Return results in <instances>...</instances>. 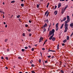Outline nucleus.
Wrapping results in <instances>:
<instances>
[{
    "label": "nucleus",
    "mask_w": 73,
    "mask_h": 73,
    "mask_svg": "<svg viewBox=\"0 0 73 73\" xmlns=\"http://www.w3.org/2000/svg\"><path fill=\"white\" fill-rule=\"evenodd\" d=\"M54 29H53L52 31H50L49 33V34L48 36V37H50L49 38V40H51L52 39V38L54 36ZM51 35H52L51 36Z\"/></svg>",
    "instance_id": "obj_1"
},
{
    "label": "nucleus",
    "mask_w": 73,
    "mask_h": 73,
    "mask_svg": "<svg viewBox=\"0 0 73 73\" xmlns=\"http://www.w3.org/2000/svg\"><path fill=\"white\" fill-rule=\"evenodd\" d=\"M66 39L67 40H69V37L68 36H67Z\"/></svg>",
    "instance_id": "obj_15"
},
{
    "label": "nucleus",
    "mask_w": 73,
    "mask_h": 73,
    "mask_svg": "<svg viewBox=\"0 0 73 73\" xmlns=\"http://www.w3.org/2000/svg\"><path fill=\"white\" fill-rule=\"evenodd\" d=\"M65 42H66V39H65L63 41V42H64V43H65Z\"/></svg>",
    "instance_id": "obj_18"
},
{
    "label": "nucleus",
    "mask_w": 73,
    "mask_h": 73,
    "mask_svg": "<svg viewBox=\"0 0 73 73\" xmlns=\"http://www.w3.org/2000/svg\"><path fill=\"white\" fill-rule=\"evenodd\" d=\"M33 61L32 60H31V61L30 62V64H32V62H33Z\"/></svg>",
    "instance_id": "obj_28"
},
{
    "label": "nucleus",
    "mask_w": 73,
    "mask_h": 73,
    "mask_svg": "<svg viewBox=\"0 0 73 73\" xmlns=\"http://www.w3.org/2000/svg\"><path fill=\"white\" fill-rule=\"evenodd\" d=\"M48 15H49V13H48L46 15V17H48Z\"/></svg>",
    "instance_id": "obj_37"
},
{
    "label": "nucleus",
    "mask_w": 73,
    "mask_h": 73,
    "mask_svg": "<svg viewBox=\"0 0 73 73\" xmlns=\"http://www.w3.org/2000/svg\"><path fill=\"white\" fill-rule=\"evenodd\" d=\"M62 46H64V45H65V44H64V43H62Z\"/></svg>",
    "instance_id": "obj_47"
},
{
    "label": "nucleus",
    "mask_w": 73,
    "mask_h": 73,
    "mask_svg": "<svg viewBox=\"0 0 73 73\" xmlns=\"http://www.w3.org/2000/svg\"><path fill=\"white\" fill-rule=\"evenodd\" d=\"M70 21H69V20H67V21H65L64 23L65 24H67V23H68Z\"/></svg>",
    "instance_id": "obj_6"
},
{
    "label": "nucleus",
    "mask_w": 73,
    "mask_h": 73,
    "mask_svg": "<svg viewBox=\"0 0 73 73\" xmlns=\"http://www.w3.org/2000/svg\"><path fill=\"white\" fill-rule=\"evenodd\" d=\"M5 27L6 28H7V25H6L5 26Z\"/></svg>",
    "instance_id": "obj_58"
},
{
    "label": "nucleus",
    "mask_w": 73,
    "mask_h": 73,
    "mask_svg": "<svg viewBox=\"0 0 73 73\" xmlns=\"http://www.w3.org/2000/svg\"><path fill=\"white\" fill-rule=\"evenodd\" d=\"M47 26V23H45V24L44 25L43 27V28H45V27H46Z\"/></svg>",
    "instance_id": "obj_11"
},
{
    "label": "nucleus",
    "mask_w": 73,
    "mask_h": 73,
    "mask_svg": "<svg viewBox=\"0 0 73 73\" xmlns=\"http://www.w3.org/2000/svg\"><path fill=\"white\" fill-rule=\"evenodd\" d=\"M5 17H4V15L3 14V18H4Z\"/></svg>",
    "instance_id": "obj_63"
},
{
    "label": "nucleus",
    "mask_w": 73,
    "mask_h": 73,
    "mask_svg": "<svg viewBox=\"0 0 73 73\" xmlns=\"http://www.w3.org/2000/svg\"><path fill=\"white\" fill-rule=\"evenodd\" d=\"M25 49H28V47H25Z\"/></svg>",
    "instance_id": "obj_52"
},
{
    "label": "nucleus",
    "mask_w": 73,
    "mask_h": 73,
    "mask_svg": "<svg viewBox=\"0 0 73 73\" xmlns=\"http://www.w3.org/2000/svg\"><path fill=\"white\" fill-rule=\"evenodd\" d=\"M48 11H46L45 12V15H46V14H47V13H48Z\"/></svg>",
    "instance_id": "obj_17"
},
{
    "label": "nucleus",
    "mask_w": 73,
    "mask_h": 73,
    "mask_svg": "<svg viewBox=\"0 0 73 73\" xmlns=\"http://www.w3.org/2000/svg\"><path fill=\"white\" fill-rule=\"evenodd\" d=\"M47 41H48V39H46V40H45V41H44V42H47Z\"/></svg>",
    "instance_id": "obj_50"
},
{
    "label": "nucleus",
    "mask_w": 73,
    "mask_h": 73,
    "mask_svg": "<svg viewBox=\"0 0 73 73\" xmlns=\"http://www.w3.org/2000/svg\"><path fill=\"white\" fill-rule=\"evenodd\" d=\"M44 62L45 63H48V61H45Z\"/></svg>",
    "instance_id": "obj_51"
},
{
    "label": "nucleus",
    "mask_w": 73,
    "mask_h": 73,
    "mask_svg": "<svg viewBox=\"0 0 73 73\" xmlns=\"http://www.w3.org/2000/svg\"><path fill=\"white\" fill-rule=\"evenodd\" d=\"M29 23H31V20H29Z\"/></svg>",
    "instance_id": "obj_56"
},
{
    "label": "nucleus",
    "mask_w": 73,
    "mask_h": 73,
    "mask_svg": "<svg viewBox=\"0 0 73 73\" xmlns=\"http://www.w3.org/2000/svg\"><path fill=\"white\" fill-rule=\"evenodd\" d=\"M49 51H50V52H55V51L54 50H49Z\"/></svg>",
    "instance_id": "obj_27"
},
{
    "label": "nucleus",
    "mask_w": 73,
    "mask_h": 73,
    "mask_svg": "<svg viewBox=\"0 0 73 73\" xmlns=\"http://www.w3.org/2000/svg\"><path fill=\"white\" fill-rule=\"evenodd\" d=\"M42 50H45V49L44 48H42Z\"/></svg>",
    "instance_id": "obj_60"
},
{
    "label": "nucleus",
    "mask_w": 73,
    "mask_h": 73,
    "mask_svg": "<svg viewBox=\"0 0 73 73\" xmlns=\"http://www.w3.org/2000/svg\"><path fill=\"white\" fill-rule=\"evenodd\" d=\"M67 8H68V6H66L65 7L64 9H66Z\"/></svg>",
    "instance_id": "obj_34"
},
{
    "label": "nucleus",
    "mask_w": 73,
    "mask_h": 73,
    "mask_svg": "<svg viewBox=\"0 0 73 73\" xmlns=\"http://www.w3.org/2000/svg\"><path fill=\"white\" fill-rule=\"evenodd\" d=\"M28 31H29V32H31V29H28Z\"/></svg>",
    "instance_id": "obj_35"
},
{
    "label": "nucleus",
    "mask_w": 73,
    "mask_h": 73,
    "mask_svg": "<svg viewBox=\"0 0 73 73\" xmlns=\"http://www.w3.org/2000/svg\"><path fill=\"white\" fill-rule=\"evenodd\" d=\"M31 66H32V67H34V66H35L34 65V64H33L31 65Z\"/></svg>",
    "instance_id": "obj_39"
},
{
    "label": "nucleus",
    "mask_w": 73,
    "mask_h": 73,
    "mask_svg": "<svg viewBox=\"0 0 73 73\" xmlns=\"http://www.w3.org/2000/svg\"><path fill=\"white\" fill-rule=\"evenodd\" d=\"M65 30L64 31V33H66V32H67V31L68 30V27H65Z\"/></svg>",
    "instance_id": "obj_2"
},
{
    "label": "nucleus",
    "mask_w": 73,
    "mask_h": 73,
    "mask_svg": "<svg viewBox=\"0 0 73 73\" xmlns=\"http://www.w3.org/2000/svg\"><path fill=\"white\" fill-rule=\"evenodd\" d=\"M32 36V34H29V36Z\"/></svg>",
    "instance_id": "obj_53"
},
{
    "label": "nucleus",
    "mask_w": 73,
    "mask_h": 73,
    "mask_svg": "<svg viewBox=\"0 0 73 73\" xmlns=\"http://www.w3.org/2000/svg\"><path fill=\"white\" fill-rule=\"evenodd\" d=\"M28 46L29 48H31V46Z\"/></svg>",
    "instance_id": "obj_57"
},
{
    "label": "nucleus",
    "mask_w": 73,
    "mask_h": 73,
    "mask_svg": "<svg viewBox=\"0 0 73 73\" xmlns=\"http://www.w3.org/2000/svg\"><path fill=\"white\" fill-rule=\"evenodd\" d=\"M47 57L48 58H50V57H51V56H50V55L49 56H48Z\"/></svg>",
    "instance_id": "obj_43"
},
{
    "label": "nucleus",
    "mask_w": 73,
    "mask_h": 73,
    "mask_svg": "<svg viewBox=\"0 0 73 73\" xmlns=\"http://www.w3.org/2000/svg\"><path fill=\"white\" fill-rule=\"evenodd\" d=\"M55 39H56V38H55V37H53L52 39V40L53 41H55Z\"/></svg>",
    "instance_id": "obj_12"
},
{
    "label": "nucleus",
    "mask_w": 73,
    "mask_h": 73,
    "mask_svg": "<svg viewBox=\"0 0 73 73\" xmlns=\"http://www.w3.org/2000/svg\"><path fill=\"white\" fill-rule=\"evenodd\" d=\"M25 27H28V25H26Z\"/></svg>",
    "instance_id": "obj_40"
},
{
    "label": "nucleus",
    "mask_w": 73,
    "mask_h": 73,
    "mask_svg": "<svg viewBox=\"0 0 73 73\" xmlns=\"http://www.w3.org/2000/svg\"><path fill=\"white\" fill-rule=\"evenodd\" d=\"M49 3H48L47 4V6H46V7L47 8H48V6H49Z\"/></svg>",
    "instance_id": "obj_23"
},
{
    "label": "nucleus",
    "mask_w": 73,
    "mask_h": 73,
    "mask_svg": "<svg viewBox=\"0 0 73 73\" xmlns=\"http://www.w3.org/2000/svg\"><path fill=\"white\" fill-rule=\"evenodd\" d=\"M61 6V3H59L58 5V8H60Z\"/></svg>",
    "instance_id": "obj_5"
},
{
    "label": "nucleus",
    "mask_w": 73,
    "mask_h": 73,
    "mask_svg": "<svg viewBox=\"0 0 73 73\" xmlns=\"http://www.w3.org/2000/svg\"><path fill=\"white\" fill-rule=\"evenodd\" d=\"M24 4L23 3H22L21 4V7H24Z\"/></svg>",
    "instance_id": "obj_20"
},
{
    "label": "nucleus",
    "mask_w": 73,
    "mask_h": 73,
    "mask_svg": "<svg viewBox=\"0 0 73 73\" xmlns=\"http://www.w3.org/2000/svg\"><path fill=\"white\" fill-rule=\"evenodd\" d=\"M5 68H6V69H8L7 67H6Z\"/></svg>",
    "instance_id": "obj_62"
},
{
    "label": "nucleus",
    "mask_w": 73,
    "mask_h": 73,
    "mask_svg": "<svg viewBox=\"0 0 73 73\" xmlns=\"http://www.w3.org/2000/svg\"><path fill=\"white\" fill-rule=\"evenodd\" d=\"M67 20L70 21V19H69V16L68 15L67 16Z\"/></svg>",
    "instance_id": "obj_8"
},
{
    "label": "nucleus",
    "mask_w": 73,
    "mask_h": 73,
    "mask_svg": "<svg viewBox=\"0 0 73 73\" xmlns=\"http://www.w3.org/2000/svg\"><path fill=\"white\" fill-rule=\"evenodd\" d=\"M5 58L6 60H8V57H6Z\"/></svg>",
    "instance_id": "obj_38"
},
{
    "label": "nucleus",
    "mask_w": 73,
    "mask_h": 73,
    "mask_svg": "<svg viewBox=\"0 0 73 73\" xmlns=\"http://www.w3.org/2000/svg\"><path fill=\"white\" fill-rule=\"evenodd\" d=\"M57 11H54V14L55 15H57Z\"/></svg>",
    "instance_id": "obj_7"
},
{
    "label": "nucleus",
    "mask_w": 73,
    "mask_h": 73,
    "mask_svg": "<svg viewBox=\"0 0 73 73\" xmlns=\"http://www.w3.org/2000/svg\"><path fill=\"white\" fill-rule=\"evenodd\" d=\"M69 26V25L67 24H64V27H68Z\"/></svg>",
    "instance_id": "obj_9"
},
{
    "label": "nucleus",
    "mask_w": 73,
    "mask_h": 73,
    "mask_svg": "<svg viewBox=\"0 0 73 73\" xmlns=\"http://www.w3.org/2000/svg\"><path fill=\"white\" fill-rule=\"evenodd\" d=\"M64 12H65L64 11H63V10H62V13H64Z\"/></svg>",
    "instance_id": "obj_42"
},
{
    "label": "nucleus",
    "mask_w": 73,
    "mask_h": 73,
    "mask_svg": "<svg viewBox=\"0 0 73 73\" xmlns=\"http://www.w3.org/2000/svg\"><path fill=\"white\" fill-rule=\"evenodd\" d=\"M66 17H64L63 20L64 21H65V20H66Z\"/></svg>",
    "instance_id": "obj_19"
},
{
    "label": "nucleus",
    "mask_w": 73,
    "mask_h": 73,
    "mask_svg": "<svg viewBox=\"0 0 73 73\" xmlns=\"http://www.w3.org/2000/svg\"><path fill=\"white\" fill-rule=\"evenodd\" d=\"M50 31V28H48V31Z\"/></svg>",
    "instance_id": "obj_55"
},
{
    "label": "nucleus",
    "mask_w": 73,
    "mask_h": 73,
    "mask_svg": "<svg viewBox=\"0 0 73 73\" xmlns=\"http://www.w3.org/2000/svg\"><path fill=\"white\" fill-rule=\"evenodd\" d=\"M64 24H62V26H61V27H60V29H62V28H63V26H64Z\"/></svg>",
    "instance_id": "obj_14"
},
{
    "label": "nucleus",
    "mask_w": 73,
    "mask_h": 73,
    "mask_svg": "<svg viewBox=\"0 0 73 73\" xmlns=\"http://www.w3.org/2000/svg\"><path fill=\"white\" fill-rule=\"evenodd\" d=\"M3 11L0 10V13H3Z\"/></svg>",
    "instance_id": "obj_24"
},
{
    "label": "nucleus",
    "mask_w": 73,
    "mask_h": 73,
    "mask_svg": "<svg viewBox=\"0 0 73 73\" xmlns=\"http://www.w3.org/2000/svg\"><path fill=\"white\" fill-rule=\"evenodd\" d=\"M31 72L32 73H35V71H31Z\"/></svg>",
    "instance_id": "obj_31"
},
{
    "label": "nucleus",
    "mask_w": 73,
    "mask_h": 73,
    "mask_svg": "<svg viewBox=\"0 0 73 73\" xmlns=\"http://www.w3.org/2000/svg\"><path fill=\"white\" fill-rule=\"evenodd\" d=\"M59 44H58L57 46V50H58V49H59Z\"/></svg>",
    "instance_id": "obj_21"
},
{
    "label": "nucleus",
    "mask_w": 73,
    "mask_h": 73,
    "mask_svg": "<svg viewBox=\"0 0 73 73\" xmlns=\"http://www.w3.org/2000/svg\"><path fill=\"white\" fill-rule=\"evenodd\" d=\"M3 5H4V4H5V3H4V2H3Z\"/></svg>",
    "instance_id": "obj_64"
},
{
    "label": "nucleus",
    "mask_w": 73,
    "mask_h": 73,
    "mask_svg": "<svg viewBox=\"0 0 73 73\" xmlns=\"http://www.w3.org/2000/svg\"><path fill=\"white\" fill-rule=\"evenodd\" d=\"M42 37H40V38L39 41V42H41L42 41V40H43V38H41Z\"/></svg>",
    "instance_id": "obj_3"
},
{
    "label": "nucleus",
    "mask_w": 73,
    "mask_h": 73,
    "mask_svg": "<svg viewBox=\"0 0 73 73\" xmlns=\"http://www.w3.org/2000/svg\"><path fill=\"white\" fill-rule=\"evenodd\" d=\"M15 1H13L11 2V3H15Z\"/></svg>",
    "instance_id": "obj_26"
},
{
    "label": "nucleus",
    "mask_w": 73,
    "mask_h": 73,
    "mask_svg": "<svg viewBox=\"0 0 73 73\" xmlns=\"http://www.w3.org/2000/svg\"><path fill=\"white\" fill-rule=\"evenodd\" d=\"M65 0H60V1H64Z\"/></svg>",
    "instance_id": "obj_41"
},
{
    "label": "nucleus",
    "mask_w": 73,
    "mask_h": 73,
    "mask_svg": "<svg viewBox=\"0 0 73 73\" xmlns=\"http://www.w3.org/2000/svg\"><path fill=\"white\" fill-rule=\"evenodd\" d=\"M60 72H61V73H64V71L62 70H60Z\"/></svg>",
    "instance_id": "obj_22"
},
{
    "label": "nucleus",
    "mask_w": 73,
    "mask_h": 73,
    "mask_svg": "<svg viewBox=\"0 0 73 73\" xmlns=\"http://www.w3.org/2000/svg\"><path fill=\"white\" fill-rule=\"evenodd\" d=\"M63 21H64V20L63 19V20H61V22H63Z\"/></svg>",
    "instance_id": "obj_59"
},
{
    "label": "nucleus",
    "mask_w": 73,
    "mask_h": 73,
    "mask_svg": "<svg viewBox=\"0 0 73 73\" xmlns=\"http://www.w3.org/2000/svg\"><path fill=\"white\" fill-rule=\"evenodd\" d=\"M34 50H35V49H34V48H32L31 49L32 51H34Z\"/></svg>",
    "instance_id": "obj_32"
},
{
    "label": "nucleus",
    "mask_w": 73,
    "mask_h": 73,
    "mask_svg": "<svg viewBox=\"0 0 73 73\" xmlns=\"http://www.w3.org/2000/svg\"><path fill=\"white\" fill-rule=\"evenodd\" d=\"M44 21L46 23H49V20L48 19H47L46 20H44Z\"/></svg>",
    "instance_id": "obj_10"
},
{
    "label": "nucleus",
    "mask_w": 73,
    "mask_h": 73,
    "mask_svg": "<svg viewBox=\"0 0 73 73\" xmlns=\"http://www.w3.org/2000/svg\"><path fill=\"white\" fill-rule=\"evenodd\" d=\"M18 58H19V59H20V60H21V57H18Z\"/></svg>",
    "instance_id": "obj_33"
},
{
    "label": "nucleus",
    "mask_w": 73,
    "mask_h": 73,
    "mask_svg": "<svg viewBox=\"0 0 73 73\" xmlns=\"http://www.w3.org/2000/svg\"><path fill=\"white\" fill-rule=\"evenodd\" d=\"M72 35H73V31L72 33V34L71 35V36H72Z\"/></svg>",
    "instance_id": "obj_54"
},
{
    "label": "nucleus",
    "mask_w": 73,
    "mask_h": 73,
    "mask_svg": "<svg viewBox=\"0 0 73 73\" xmlns=\"http://www.w3.org/2000/svg\"><path fill=\"white\" fill-rule=\"evenodd\" d=\"M1 59H2V60H3L4 59V58L3 57V56L1 57Z\"/></svg>",
    "instance_id": "obj_49"
},
{
    "label": "nucleus",
    "mask_w": 73,
    "mask_h": 73,
    "mask_svg": "<svg viewBox=\"0 0 73 73\" xmlns=\"http://www.w3.org/2000/svg\"><path fill=\"white\" fill-rule=\"evenodd\" d=\"M21 50L22 52H24V50L23 49H22Z\"/></svg>",
    "instance_id": "obj_44"
},
{
    "label": "nucleus",
    "mask_w": 73,
    "mask_h": 73,
    "mask_svg": "<svg viewBox=\"0 0 73 73\" xmlns=\"http://www.w3.org/2000/svg\"><path fill=\"white\" fill-rule=\"evenodd\" d=\"M37 7L38 8L39 7V5H38V4L37 5Z\"/></svg>",
    "instance_id": "obj_36"
},
{
    "label": "nucleus",
    "mask_w": 73,
    "mask_h": 73,
    "mask_svg": "<svg viewBox=\"0 0 73 73\" xmlns=\"http://www.w3.org/2000/svg\"><path fill=\"white\" fill-rule=\"evenodd\" d=\"M56 28H58V23H57L56 25Z\"/></svg>",
    "instance_id": "obj_13"
},
{
    "label": "nucleus",
    "mask_w": 73,
    "mask_h": 73,
    "mask_svg": "<svg viewBox=\"0 0 73 73\" xmlns=\"http://www.w3.org/2000/svg\"><path fill=\"white\" fill-rule=\"evenodd\" d=\"M20 17V15H18L17 16V18H19V17Z\"/></svg>",
    "instance_id": "obj_30"
},
{
    "label": "nucleus",
    "mask_w": 73,
    "mask_h": 73,
    "mask_svg": "<svg viewBox=\"0 0 73 73\" xmlns=\"http://www.w3.org/2000/svg\"><path fill=\"white\" fill-rule=\"evenodd\" d=\"M23 36H24V37L25 36V33H23Z\"/></svg>",
    "instance_id": "obj_29"
},
{
    "label": "nucleus",
    "mask_w": 73,
    "mask_h": 73,
    "mask_svg": "<svg viewBox=\"0 0 73 73\" xmlns=\"http://www.w3.org/2000/svg\"><path fill=\"white\" fill-rule=\"evenodd\" d=\"M45 31H46V29L45 28L43 29V33H44V32H45Z\"/></svg>",
    "instance_id": "obj_16"
},
{
    "label": "nucleus",
    "mask_w": 73,
    "mask_h": 73,
    "mask_svg": "<svg viewBox=\"0 0 73 73\" xmlns=\"http://www.w3.org/2000/svg\"><path fill=\"white\" fill-rule=\"evenodd\" d=\"M41 59H39V62L40 63V62H41Z\"/></svg>",
    "instance_id": "obj_45"
},
{
    "label": "nucleus",
    "mask_w": 73,
    "mask_h": 73,
    "mask_svg": "<svg viewBox=\"0 0 73 73\" xmlns=\"http://www.w3.org/2000/svg\"><path fill=\"white\" fill-rule=\"evenodd\" d=\"M56 8H57V6L55 5V8H54V9H55Z\"/></svg>",
    "instance_id": "obj_46"
},
{
    "label": "nucleus",
    "mask_w": 73,
    "mask_h": 73,
    "mask_svg": "<svg viewBox=\"0 0 73 73\" xmlns=\"http://www.w3.org/2000/svg\"><path fill=\"white\" fill-rule=\"evenodd\" d=\"M2 13L3 14H3L4 15V14H5V12H4L3 11Z\"/></svg>",
    "instance_id": "obj_61"
},
{
    "label": "nucleus",
    "mask_w": 73,
    "mask_h": 73,
    "mask_svg": "<svg viewBox=\"0 0 73 73\" xmlns=\"http://www.w3.org/2000/svg\"><path fill=\"white\" fill-rule=\"evenodd\" d=\"M8 41V39H5V42H7Z\"/></svg>",
    "instance_id": "obj_48"
},
{
    "label": "nucleus",
    "mask_w": 73,
    "mask_h": 73,
    "mask_svg": "<svg viewBox=\"0 0 73 73\" xmlns=\"http://www.w3.org/2000/svg\"><path fill=\"white\" fill-rule=\"evenodd\" d=\"M70 27L71 28H73V22L70 25Z\"/></svg>",
    "instance_id": "obj_4"
},
{
    "label": "nucleus",
    "mask_w": 73,
    "mask_h": 73,
    "mask_svg": "<svg viewBox=\"0 0 73 73\" xmlns=\"http://www.w3.org/2000/svg\"><path fill=\"white\" fill-rule=\"evenodd\" d=\"M56 31H58V27L56 28Z\"/></svg>",
    "instance_id": "obj_25"
}]
</instances>
